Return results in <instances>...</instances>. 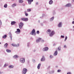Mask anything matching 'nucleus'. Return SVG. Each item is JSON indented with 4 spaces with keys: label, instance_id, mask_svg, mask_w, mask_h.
Here are the masks:
<instances>
[{
    "label": "nucleus",
    "instance_id": "nucleus-44",
    "mask_svg": "<svg viewBox=\"0 0 74 74\" xmlns=\"http://www.w3.org/2000/svg\"><path fill=\"white\" fill-rule=\"evenodd\" d=\"M67 74H71V73L70 72H69L67 73Z\"/></svg>",
    "mask_w": 74,
    "mask_h": 74
},
{
    "label": "nucleus",
    "instance_id": "nucleus-24",
    "mask_svg": "<svg viewBox=\"0 0 74 74\" xmlns=\"http://www.w3.org/2000/svg\"><path fill=\"white\" fill-rule=\"evenodd\" d=\"M27 47H29L30 46V43L28 42L27 43Z\"/></svg>",
    "mask_w": 74,
    "mask_h": 74
},
{
    "label": "nucleus",
    "instance_id": "nucleus-29",
    "mask_svg": "<svg viewBox=\"0 0 74 74\" xmlns=\"http://www.w3.org/2000/svg\"><path fill=\"white\" fill-rule=\"evenodd\" d=\"M2 38H7V35H5L4 36H3Z\"/></svg>",
    "mask_w": 74,
    "mask_h": 74
},
{
    "label": "nucleus",
    "instance_id": "nucleus-20",
    "mask_svg": "<svg viewBox=\"0 0 74 74\" xmlns=\"http://www.w3.org/2000/svg\"><path fill=\"white\" fill-rule=\"evenodd\" d=\"M40 66H41V64H39L37 66L38 69H40Z\"/></svg>",
    "mask_w": 74,
    "mask_h": 74
},
{
    "label": "nucleus",
    "instance_id": "nucleus-8",
    "mask_svg": "<svg viewBox=\"0 0 74 74\" xmlns=\"http://www.w3.org/2000/svg\"><path fill=\"white\" fill-rule=\"evenodd\" d=\"M49 49L48 47H45L42 49L43 51H47Z\"/></svg>",
    "mask_w": 74,
    "mask_h": 74
},
{
    "label": "nucleus",
    "instance_id": "nucleus-4",
    "mask_svg": "<svg viewBox=\"0 0 74 74\" xmlns=\"http://www.w3.org/2000/svg\"><path fill=\"white\" fill-rule=\"evenodd\" d=\"M24 24L22 22L20 23L19 24V27L20 29H22V27L23 26Z\"/></svg>",
    "mask_w": 74,
    "mask_h": 74
},
{
    "label": "nucleus",
    "instance_id": "nucleus-2",
    "mask_svg": "<svg viewBox=\"0 0 74 74\" xmlns=\"http://www.w3.org/2000/svg\"><path fill=\"white\" fill-rule=\"evenodd\" d=\"M27 71V69L25 68H23L22 71V74H26Z\"/></svg>",
    "mask_w": 74,
    "mask_h": 74
},
{
    "label": "nucleus",
    "instance_id": "nucleus-45",
    "mask_svg": "<svg viewBox=\"0 0 74 74\" xmlns=\"http://www.w3.org/2000/svg\"><path fill=\"white\" fill-rule=\"evenodd\" d=\"M53 15H55V11L53 12Z\"/></svg>",
    "mask_w": 74,
    "mask_h": 74
},
{
    "label": "nucleus",
    "instance_id": "nucleus-25",
    "mask_svg": "<svg viewBox=\"0 0 74 74\" xmlns=\"http://www.w3.org/2000/svg\"><path fill=\"white\" fill-rule=\"evenodd\" d=\"M19 3H23V0H18Z\"/></svg>",
    "mask_w": 74,
    "mask_h": 74
},
{
    "label": "nucleus",
    "instance_id": "nucleus-7",
    "mask_svg": "<svg viewBox=\"0 0 74 74\" xmlns=\"http://www.w3.org/2000/svg\"><path fill=\"white\" fill-rule=\"evenodd\" d=\"M54 34H55V32L54 31H53L49 34V36H50V37H52V36H53Z\"/></svg>",
    "mask_w": 74,
    "mask_h": 74
},
{
    "label": "nucleus",
    "instance_id": "nucleus-30",
    "mask_svg": "<svg viewBox=\"0 0 74 74\" xmlns=\"http://www.w3.org/2000/svg\"><path fill=\"white\" fill-rule=\"evenodd\" d=\"M25 18H21V20L22 21H24Z\"/></svg>",
    "mask_w": 74,
    "mask_h": 74
},
{
    "label": "nucleus",
    "instance_id": "nucleus-38",
    "mask_svg": "<svg viewBox=\"0 0 74 74\" xmlns=\"http://www.w3.org/2000/svg\"><path fill=\"white\" fill-rule=\"evenodd\" d=\"M19 46V44H18L17 45H16V47H18Z\"/></svg>",
    "mask_w": 74,
    "mask_h": 74
},
{
    "label": "nucleus",
    "instance_id": "nucleus-5",
    "mask_svg": "<svg viewBox=\"0 0 74 74\" xmlns=\"http://www.w3.org/2000/svg\"><path fill=\"white\" fill-rule=\"evenodd\" d=\"M41 62H44L45 61V56H43L40 59Z\"/></svg>",
    "mask_w": 74,
    "mask_h": 74
},
{
    "label": "nucleus",
    "instance_id": "nucleus-16",
    "mask_svg": "<svg viewBox=\"0 0 74 74\" xmlns=\"http://www.w3.org/2000/svg\"><path fill=\"white\" fill-rule=\"evenodd\" d=\"M53 19H54V17H52L51 18L49 19V21L52 22V21H53Z\"/></svg>",
    "mask_w": 74,
    "mask_h": 74
},
{
    "label": "nucleus",
    "instance_id": "nucleus-32",
    "mask_svg": "<svg viewBox=\"0 0 74 74\" xmlns=\"http://www.w3.org/2000/svg\"><path fill=\"white\" fill-rule=\"evenodd\" d=\"M17 31L19 33H21V30H20V29H17Z\"/></svg>",
    "mask_w": 74,
    "mask_h": 74
},
{
    "label": "nucleus",
    "instance_id": "nucleus-13",
    "mask_svg": "<svg viewBox=\"0 0 74 74\" xmlns=\"http://www.w3.org/2000/svg\"><path fill=\"white\" fill-rule=\"evenodd\" d=\"M53 2L52 0H50L49 2V3L50 5L52 4H53Z\"/></svg>",
    "mask_w": 74,
    "mask_h": 74
},
{
    "label": "nucleus",
    "instance_id": "nucleus-51",
    "mask_svg": "<svg viewBox=\"0 0 74 74\" xmlns=\"http://www.w3.org/2000/svg\"><path fill=\"white\" fill-rule=\"evenodd\" d=\"M72 24H74V21H73L72 22Z\"/></svg>",
    "mask_w": 74,
    "mask_h": 74
},
{
    "label": "nucleus",
    "instance_id": "nucleus-43",
    "mask_svg": "<svg viewBox=\"0 0 74 74\" xmlns=\"http://www.w3.org/2000/svg\"><path fill=\"white\" fill-rule=\"evenodd\" d=\"M41 41L42 42H44V40H41Z\"/></svg>",
    "mask_w": 74,
    "mask_h": 74
},
{
    "label": "nucleus",
    "instance_id": "nucleus-47",
    "mask_svg": "<svg viewBox=\"0 0 74 74\" xmlns=\"http://www.w3.org/2000/svg\"><path fill=\"white\" fill-rule=\"evenodd\" d=\"M33 61L34 63V62H35L36 61H35V60H33Z\"/></svg>",
    "mask_w": 74,
    "mask_h": 74
},
{
    "label": "nucleus",
    "instance_id": "nucleus-40",
    "mask_svg": "<svg viewBox=\"0 0 74 74\" xmlns=\"http://www.w3.org/2000/svg\"><path fill=\"white\" fill-rule=\"evenodd\" d=\"M61 71V70L60 69H59L58 70L57 72L58 73H59V72H60Z\"/></svg>",
    "mask_w": 74,
    "mask_h": 74
},
{
    "label": "nucleus",
    "instance_id": "nucleus-60",
    "mask_svg": "<svg viewBox=\"0 0 74 74\" xmlns=\"http://www.w3.org/2000/svg\"><path fill=\"white\" fill-rule=\"evenodd\" d=\"M0 74H1V72H0Z\"/></svg>",
    "mask_w": 74,
    "mask_h": 74
},
{
    "label": "nucleus",
    "instance_id": "nucleus-15",
    "mask_svg": "<svg viewBox=\"0 0 74 74\" xmlns=\"http://www.w3.org/2000/svg\"><path fill=\"white\" fill-rule=\"evenodd\" d=\"M13 58H14V59H16V58H18V56L16 55L13 56Z\"/></svg>",
    "mask_w": 74,
    "mask_h": 74
},
{
    "label": "nucleus",
    "instance_id": "nucleus-10",
    "mask_svg": "<svg viewBox=\"0 0 74 74\" xmlns=\"http://www.w3.org/2000/svg\"><path fill=\"white\" fill-rule=\"evenodd\" d=\"M28 1V3L29 4H31L32 2L33 1V0H27Z\"/></svg>",
    "mask_w": 74,
    "mask_h": 74
},
{
    "label": "nucleus",
    "instance_id": "nucleus-59",
    "mask_svg": "<svg viewBox=\"0 0 74 74\" xmlns=\"http://www.w3.org/2000/svg\"><path fill=\"white\" fill-rule=\"evenodd\" d=\"M12 1H14V0H11Z\"/></svg>",
    "mask_w": 74,
    "mask_h": 74
},
{
    "label": "nucleus",
    "instance_id": "nucleus-55",
    "mask_svg": "<svg viewBox=\"0 0 74 74\" xmlns=\"http://www.w3.org/2000/svg\"><path fill=\"white\" fill-rule=\"evenodd\" d=\"M25 12V14H27V13H26V12L25 11V12Z\"/></svg>",
    "mask_w": 74,
    "mask_h": 74
},
{
    "label": "nucleus",
    "instance_id": "nucleus-57",
    "mask_svg": "<svg viewBox=\"0 0 74 74\" xmlns=\"http://www.w3.org/2000/svg\"><path fill=\"white\" fill-rule=\"evenodd\" d=\"M56 67H58V66H56Z\"/></svg>",
    "mask_w": 74,
    "mask_h": 74
},
{
    "label": "nucleus",
    "instance_id": "nucleus-12",
    "mask_svg": "<svg viewBox=\"0 0 74 74\" xmlns=\"http://www.w3.org/2000/svg\"><path fill=\"white\" fill-rule=\"evenodd\" d=\"M9 36L10 37V38L11 40L12 41V35H11V32H9Z\"/></svg>",
    "mask_w": 74,
    "mask_h": 74
},
{
    "label": "nucleus",
    "instance_id": "nucleus-33",
    "mask_svg": "<svg viewBox=\"0 0 74 74\" xmlns=\"http://www.w3.org/2000/svg\"><path fill=\"white\" fill-rule=\"evenodd\" d=\"M50 58L51 59H52V58H53V56L52 55H50Z\"/></svg>",
    "mask_w": 74,
    "mask_h": 74
},
{
    "label": "nucleus",
    "instance_id": "nucleus-36",
    "mask_svg": "<svg viewBox=\"0 0 74 74\" xmlns=\"http://www.w3.org/2000/svg\"><path fill=\"white\" fill-rule=\"evenodd\" d=\"M36 33L38 34H40V32L39 31H37L36 32Z\"/></svg>",
    "mask_w": 74,
    "mask_h": 74
},
{
    "label": "nucleus",
    "instance_id": "nucleus-3",
    "mask_svg": "<svg viewBox=\"0 0 74 74\" xmlns=\"http://www.w3.org/2000/svg\"><path fill=\"white\" fill-rule=\"evenodd\" d=\"M20 61L21 63H24L25 62V59L23 58H21L20 59Z\"/></svg>",
    "mask_w": 74,
    "mask_h": 74
},
{
    "label": "nucleus",
    "instance_id": "nucleus-31",
    "mask_svg": "<svg viewBox=\"0 0 74 74\" xmlns=\"http://www.w3.org/2000/svg\"><path fill=\"white\" fill-rule=\"evenodd\" d=\"M4 8H7V4H5L4 5Z\"/></svg>",
    "mask_w": 74,
    "mask_h": 74
},
{
    "label": "nucleus",
    "instance_id": "nucleus-53",
    "mask_svg": "<svg viewBox=\"0 0 74 74\" xmlns=\"http://www.w3.org/2000/svg\"><path fill=\"white\" fill-rule=\"evenodd\" d=\"M55 45H56V44H53V46H55Z\"/></svg>",
    "mask_w": 74,
    "mask_h": 74
},
{
    "label": "nucleus",
    "instance_id": "nucleus-54",
    "mask_svg": "<svg viewBox=\"0 0 74 74\" xmlns=\"http://www.w3.org/2000/svg\"><path fill=\"white\" fill-rule=\"evenodd\" d=\"M33 51H34V52H36V50H34Z\"/></svg>",
    "mask_w": 74,
    "mask_h": 74
},
{
    "label": "nucleus",
    "instance_id": "nucleus-9",
    "mask_svg": "<svg viewBox=\"0 0 74 74\" xmlns=\"http://www.w3.org/2000/svg\"><path fill=\"white\" fill-rule=\"evenodd\" d=\"M71 5L70 3H68L66 5H65V7H71Z\"/></svg>",
    "mask_w": 74,
    "mask_h": 74
},
{
    "label": "nucleus",
    "instance_id": "nucleus-64",
    "mask_svg": "<svg viewBox=\"0 0 74 74\" xmlns=\"http://www.w3.org/2000/svg\"><path fill=\"white\" fill-rule=\"evenodd\" d=\"M73 31H74V29H73Z\"/></svg>",
    "mask_w": 74,
    "mask_h": 74
},
{
    "label": "nucleus",
    "instance_id": "nucleus-46",
    "mask_svg": "<svg viewBox=\"0 0 74 74\" xmlns=\"http://www.w3.org/2000/svg\"><path fill=\"white\" fill-rule=\"evenodd\" d=\"M36 5H38V2H36Z\"/></svg>",
    "mask_w": 74,
    "mask_h": 74
},
{
    "label": "nucleus",
    "instance_id": "nucleus-61",
    "mask_svg": "<svg viewBox=\"0 0 74 74\" xmlns=\"http://www.w3.org/2000/svg\"><path fill=\"white\" fill-rule=\"evenodd\" d=\"M0 44H1V42H0Z\"/></svg>",
    "mask_w": 74,
    "mask_h": 74
},
{
    "label": "nucleus",
    "instance_id": "nucleus-11",
    "mask_svg": "<svg viewBox=\"0 0 74 74\" xmlns=\"http://www.w3.org/2000/svg\"><path fill=\"white\" fill-rule=\"evenodd\" d=\"M41 40V38H39L37 39L36 40V42L37 43L39 42H40V40Z\"/></svg>",
    "mask_w": 74,
    "mask_h": 74
},
{
    "label": "nucleus",
    "instance_id": "nucleus-23",
    "mask_svg": "<svg viewBox=\"0 0 74 74\" xmlns=\"http://www.w3.org/2000/svg\"><path fill=\"white\" fill-rule=\"evenodd\" d=\"M51 30L50 29H48L47 31V33H48V34H49L50 33H51Z\"/></svg>",
    "mask_w": 74,
    "mask_h": 74
},
{
    "label": "nucleus",
    "instance_id": "nucleus-22",
    "mask_svg": "<svg viewBox=\"0 0 74 74\" xmlns=\"http://www.w3.org/2000/svg\"><path fill=\"white\" fill-rule=\"evenodd\" d=\"M16 23V22L15 21H12L11 23V25H14Z\"/></svg>",
    "mask_w": 74,
    "mask_h": 74
},
{
    "label": "nucleus",
    "instance_id": "nucleus-63",
    "mask_svg": "<svg viewBox=\"0 0 74 74\" xmlns=\"http://www.w3.org/2000/svg\"><path fill=\"white\" fill-rule=\"evenodd\" d=\"M49 68H50V66H49Z\"/></svg>",
    "mask_w": 74,
    "mask_h": 74
},
{
    "label": "nucleus",
    "instance_id": "nucleus-58",
    "mask_svg": "<svg viewBox=\"0 0 74 74\" xmlns=\"http://www.w3.org/2000/svg\"><path fill=\"white\" fill-rule=\"evenodd\" d=\"M73 1V2H74V0H72Z\"/></svg>",
    "mask_w": 74,
    "mask_h": 74
},
{
    "label": "nucleus",
    "instance_id": "nucleus-34",
    "mask_svg": "<svg viewBox=\"0 0 74 74\" xmlns=\"http://www.w3.org/2000/svg\"><path fill=\"white\" fill-rule=\"evenodd\" d=\"M27 11H28V12H30V11H31V9H27Z\"/></svg>",
    "mask_w": 74,
    "mask_h": 74
},
{
    "label": "nucleus",
    "instance_id": "nucleus-27",
    "mask_svg": "<svg viewBox=\"0 0 74 74\" xmlns=\"http://www.w3.org/2000/svg\"><path fill=\"white\" fill-rule=\"evenodd\" d=\"M28 21V18H25L24 21L27 22Z\"/></svg>",
    "mask_w": 74,
    "mask_h": 74
},
{
    "label": "nucleus",
    "instance_id": "nucleus-42",
    "mask_svg": "<svg viewBox=\"0 0 74 74\" xmlns=\"http://www.w3.org/2000/svg\"><path fill=\"white\" fill-rule=\"evenodd\" d=\"M0 25H2V22H1V21L0 20Z\"/></svg>",
    "mask_w": 74,
    "mask_h": 74
},
{
    "label": "nucleus",
    "instance_id": "nucleus-35",
    "mask_svg": "<svg viewBox=\"0 0 74 74\" xmlns=\"http://www.w3.org/2000/svg\"><path fill=\"white\" fill-rule=\"evenodd\" d=\"M61 49V48L60 47H59L58 48V49L59 51H60V49Z\"/></svg>",
    "mask_w": 74,
    "mask_h": 74
},
{
    "label": "nucleus",
    "instance_id": "nucleus-28",
    "mask_svg": "<svg viewBox=\"0 0 74 74\" xmlns=\"http://www.w3.org/2000/svg\"><path fill=\"white\" fill-rule=\"evenodd\" d=\"M11 45L12 46H13V47H16V45L14 44H12Z\"/></svg>",
    "mask_w": 74,
    "mask_h": 74
},
{
    "label": "nucleus",
    "instance_id": "nucleus-21",
    "mask_svg": "<svg viewBox=\"0 0 74 74\" xmlns=\"http://www.w3.org/2000/svg\"><path fill=\"white\" fill-rule=\"evenodd\" d=\"M6 51L8 52V53H10L11 52V51L10 50H9L8 49H7L6 50Z\"/></svg>",
    "mask_w": 74,
    "mask_h": 74
},
{
    "label": "nucleus",
    "instance_id": "nucleus-26",
    "mask_svg": "<svg viewBox=\"0 0 74 74\" xmlns=\"http://www.w3.org/2000/svg\"><path fill=\"white\" fill-rule=\"evenodd\" d=\"M44 16H45V14H42V17H40V18H41V19H42L43 18H44Z\"/></svg>",
    "mask_w": 74,
    "mask_h": 74
},
{
    "label": "nucleus",
    "instance_id": "nucleus-14",
    "mask_svg": "<svg viewBox=\"0 0 74 74\" xmlns=\"http://www.w3.org/2000/svg\"><path fill=\"white\" fill-rule=\"evenodd\" d=\"M58 55V51H56L53 54V56H56Z\"/></svg>",
    "mask_w": 74,
    "mask_h": 74
},
{
    "label": "nucleus",
    "instance_id": "nucleus-49",
    "mask_svg": "<svg viewBox=\"0 0 74 74\" xmlns=\"http://www.w3.org/2000/svg\"><path fill=\"white\" fill-rule=\"evenodd\" d=\"M25 16H28V14L26 13V14H25Z\"/></svg>",
    "mask_w": 74,
    "mask_h": 74
},
{
    "label": "nucleus",
    "instance_id": "nucleus-19",
    "mask_svg": "<svg viewBox=\"0 0 74 74\" xmlns=\"http://www.w3.org/2000/svg\"><path fill=\"white\" fill-rule=\"evenodd\" d=\"M8 46V44L7 43H6L4 45V47L5 48H7V46Z\"/></svg>",
    "mask_w": 74,
    "mask_h": 74
},
{
    "label": "nucleus",
    "instance_id": "nucleus-56",
    "mask_svg": "<svg viewBox=\"0 0 74 74\" xmlns=\"http://www.w3.org/2000/svg\"><path fill=\"white\" fill-rule=\"evenodd\" d=\"M49 10V8H47V10Z\"/></svg>",
    "mask_w": 74,
    "mask_h": 74
},
{
    "label": "nucleus",
    "instance_id": "nucleus-62",
    "mask_svg": "<svg viewBox=\"0 0 74 74\" xmlns=\"http://www.w3.org/2000/svg\"><path fill=\"white\" fill-rule=\"evenodd\" d=\"M73 20L74 21V18H73Z\"/></svg>",
    "mask_w": 74,
    "mask_h": 74
},
{
    "label": "nucleus",
    "instance_id": "nucleus-1",
    "mask_svg": "<svg viewBox=\"0 0 74 74\" xmlns=\"http://www.w3.org/2000/svg\"><path fill=\"white\" fill-rule=\"evenodd\" d=\"M36 30L34 29H33L31 32L30 33V34H31V35H33V36H35L36 35Z\"/></svg>",
    "mask_w": 74,
    "mask_h": 74
},
{
    "label": "nucleus",
    "instance_id": "nucleus-37",
    "mask_svg": "<svg viewBox=\"0 0 74 74\" xmlns=\"http://www.w3.org/2000/svg\"><path fill=\"white\" fill-rule=\"evenodd\" d=\"M67 36H66L65 37V38L64 40L65 41H66L67 40Z\"/></svg>",
    "mask_w": 74,
    "mask_h": 74
},
{
    "label": "nucleus",
    "instance_id": "nucleus-39",
    "mask_svg": "<svg viewBox=\"0 0 74 74\" xmlns=\"http://www.w3.org/2000/svg\"><path fill=\"white\" fill-rule=\"evenodd\" d=\"M15 33H16V34H19V32H18V31H16V32H15Z\"/></svg>",
    "mask_w": 74,
    "mask_h": 74
},
{
    "label": "nucleus",
    "instance_id": "nucleus-41",
    "mask_svg": "<svg viewBox=\"0 0 74 74\" xmlns=\"http://www.w3.org/2000/svg\"><path fill=\"white\" fill-rule=\"evenodd\" d=\"M61 38H64V36L62 35L61 36Z\"/></svg>",
    "mask_w": 74,
    "mask_h": 74
},
{
    "label": "nucleus",
    "instance_id": "nucleus-48",
    "mask_svg": "<svg viewBox=\"0 0 74 74\" xmlns=\"http://www.w3.org/2000/svg\"><path fill=\"white\" fill-rule=\"evenodd\" d=\"M6 66H7V65H6V64H5L4 65V67H6Z\"/></svg>",
    "mask_w": 74,
    "mask_h": 74
},
{
    "label": "nucleus",
    "instance_id": "nucleus-6",
    "mask_svg": "<svg viewBox=\"0 0 74 74\" xmlns=\"http://www.w3.org/2000/svg\"><path fill=\"white\" fill-rule=\"evenodd\" d=\"M58 27L60 28L62 27V23H60L58 25Z\"/></svg>",
    "mask_w": 74,
    "mask_h": 74
},
{
    "label": "nucleus",
    "instance_id": "nucleus-17",
    "mask_svg": "<svg viewBox=\"0 0 74 74\" xmlns=\"http://www.w3.org/2000/svg\"><path fill=\"white\" fill-rule=\"evenodd\" d=\"M16 6V3H14L12 5V7L14 8V7H15V6Z\"/></svg>",
    "mask_w": 74,
    "mask_h": 74
},
{
    "label": "nucleus",
    "instance_id": "nucleus-52",
    "mask_svg": "<svg viewBox=\"0 0 74 74\" xmlns=\"http://www.w3.org/2000/svg\"><path fill=\"white\" fill-rule=\"evenodd\" d=\"M41 25L42 26H43V23H41Z\"/></svg>",
    "mask_w": 74,
    "mask_h": 74
},
{
    "label": "nucleus",
    "instance_id": "nucleus-18",
    "mask_svg": "<svg viewBox=\"0 0 74 74\" xmlns=\"http://www.w3.org/2000/svg\"><path fill=\"white\" fill-rule=\"evenodd\" d=\"M14 66L12 65H9L8 66V67L10 69H12V68H14Z\"/></svg>",
    "mask_w": 74,
    "mask_h": 74
},
{
    "label": "nucleus",
    "instance_id": "nucleus-50",
    "mask_svg": "<svg viewBox=\"0 0 74 74\" xmlns=\"http://www.w3.org/2000/svg\"><path fill=\"white\" fill-rule=\"evenodd\" d=\"M64 48H67V47H66V45H64Z\"/></svg>",
    "mask_w": 74,
    "mask_h": 74
}]
</instances>
